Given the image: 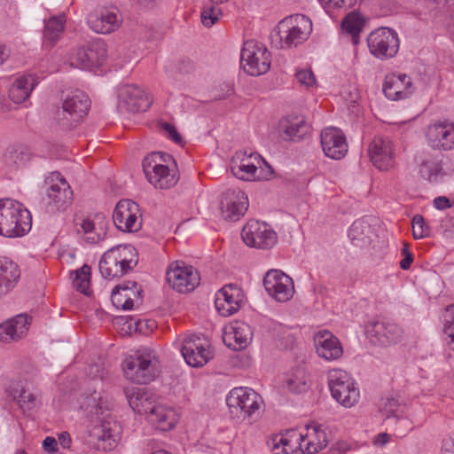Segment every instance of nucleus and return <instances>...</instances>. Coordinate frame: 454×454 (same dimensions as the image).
I'll return each instance as SVG.
<instances>
[{"label": "nucleus", "mask_w": 454, "mask_h": 454, "mask_svg": "<svg viewBox=\"0 0 454 454\" xmlns=\"http://www.w3.org/2000/svg\"><path fill=\"white\" fill-rule=\"evenodd\" d=\"M81 408L90 416H97L98 424L90 433V442L98 450H112L120 439V425L108 412V403L103 400L102 394L93 391L83 396Z\"/></svg>", "instance_id": "1"}, {"label": "nucleus", "mask_w": 454, "mask_h": 454, "mask_svg": "<svg viewBox=\"0 0 454 454\" xmlns=\"http://www.w3.org/2000/svg\"><path fill=\"white\" fill-rule=\"evenodd\" d=\"M31 225L30 212L21 203L9 198L0 200V236L22 237Z\"/></svg>", "instance_id": "2"}, {"label": "nucleus", "mask_w": 454, "mask_h": 454, "mask_svg": "<svg viewBox=\"0 0 454 454\" xmlns=\"http://www.w3.org/2000/svg\"><path fill=\"white\" fill-rule=\"evenodd\" d=\"M137 250L131 245H118L104 253L98 268L106 279L118 278L130 271L137 263Z\"/></svg>", "instance_id": "3"}, {"label": "nucleus", "mask_w": 454, "mask_h": 454, "mask_svg": "<svg viewBox=\"0 0 454 454\" xmlns=\"http://www.w3.org/2000/svg\"><path fill=\"white\" fill-rule=\"evenodd\" d=\"M168 161H174L172 156L161 152H155L143 160V171L146 179L157 189H169L178 181L176 168H169L166 165Z\"/></svg>", "instance_id": "4"}, {"label": "nucleus", "mask_w": 454, "mask_h": 454, "mask_svg": "<svg viewBox=\"0 0 454 454\" xmlns=\"http://www.w3.org/2000/svg\"><path fill=\"white\" fill-rule=\"evenodd\" d=\"M226 403L230 412L249 423L255 421L263 406L262 397L249 387H235L226 396Z\"/></svg>", "instance_id": "5"}, {"label": "nucleus", "mask_w": 454, "mask_h": 454, "mask_svg": "<svg viewBox=\"0 0 454 454\" xmlns=\"http://www.w3.org/2000/svg\"><path fill=\"white\" fill-rule=\"evenodd\" d=\"M45 210L49 214L64 212L73 202L74 193L71 186L59 171H53L44 179Z\"/></svg>", "instance_id": "6"}, {"label": "nucleus", "mask_w": 454, "mask_h": 454, "mask_svg": "<svg viewBox=\"0 0 454 454\" xmlns=\"http://www.w3.org/2000/svg\"><path fill=\"white\" fill-rule=\"evenodd\" d=\"M281 49H292L304 43L312 32L311 20L303 14L290 15L278 25Z\"/></svg>", "instance_id": "7"}, {"label": "nucleus", "mask_w": 454, "mask_h": 454, "mask_svg": "<svg viewBox=\"0 0 454 454\" xmlns=\"http://www.w3.org/2000/svg\"><path fill=\"white\" fill-rule=\"evenodd\" d=\"M90 108V99L81 90H74L67 93L63 99L62 108L56 113L59 125L64 129L76 126Z\"/></svg>", "instance_id": "8"}, {"label": "nucleus", "mask_w": 454, "mask_h": 454, "mask_svg": "<svg viewBox=\"0 0 454 454\" xmlns=\"http://www.w3.org/2000/svg\"><path fill=\"white\" fill-rule=\"evenodd\" d=\"M327 380L331 395L339 403L345 407H351L358 402L359 388L346 371L330 370L327 373Z\"/></svg>", "instance_id": "9"}, {"label": "nucleus", "mask_w": 454, "mask_h": 454, "mask_svg": "<svg viewBox=\"0 0 454 454\" xmlns=\"http://www.w3.org/2000/svg\"><path fill=\"white\" fill-rule=\"evenodd\" d=\"M122 370L127 380L137 384H148L158 375L156 364L153 363L151 354L136 352L125 358Z\"/></svg>", "instance_id": "10"}, {"label": "nucleus", "mask_w": 454, "mask_h": 454, "mask_svg": "<svg viewBox=\"0 0 454 454\" xmlns=\"http://www.w3.org/2000/svg\"><path fill=\"white\" fill-rule=\"evenodd\" d=\"M244 243L251 247L270 249L278 242V235L270 225L257 220H249L241 231Z\"/></svg>", "instance_id": "11"}, {"label": "nucleus", "mask_w": 454, "mask_h": 454, "mask_svg": "<svg viewBox=\"0 0 454 454\" xmlns=\"http://www.w3.org/2000/svg\"><path fill=\"white\" fill-rule=\"evenodd\" d=\"M166 280L168 285L178 293H189L193 291L200 284L199 271L184 262H172L167 272Z\"/></svg>", "instance_id": "12"}, {"label": "nucleus", "mask_w": 454, "mask_h": 454, "mask_svg": "<svg viewBox=\"0 0 454 454\" xmlns=\"http://www.w3.org/2000/svg\"><path fill=\"white\" fill-rule=\"evenodd\" d=\"M117 98V109L121 114L145 112L151 106L145 91L135 84L119 85Z\"/></svg>", "instance_id": "13"}, {"label": "nucleus", "mask_w": 454, "mask_h": 454, "mask_svg": "<svg viewBox=\"0 0 454 454\" xmlns=\"http://www.w3.org/2000/svg\"><path fill=\"white\" fill-rule=\"evenodd\" d=\"M181 353L186 364L192 367H201L213 357L209 340L198 334H190L184 339Z\"/></svg>", "instance_id": "14"}, {"label": "nucleus", "mask_w": 454, "mask_h": 454, "mask_svg": "<svg viewBox=\"0 0 454 454\" xmlns=\"http://www.w3.org/2000/svg\"><path fill=\"white\" fill-rule=\"evenodd\" d=\"M248 206V198L243 191L228 189L220 197V216L227 222H237L246 214Z\"/></svg>", "instance_id": "15"}, {"label": "nucleus", "mask_w": 454, "mask_h": 454, "mask_svg": "<svg viewBox=\"0 0 454 454\" xmlns=\"http://www.w3.org/2000/svg\"><path fill=\"white\" fill-rule=\"evenodd\" d=\"M367 333L371 341L382 347H388L400 342L403 336V328L396 323L382 318L369 322Z\"/></svg>", "instance_id": "16"}, {"label": "nucleus", "mask_w": 454, "mask_h": 454, "mask_svg": "<svg viewBox=\"0 0 454 454\" xmlns=\"http://www.w3.org/2000/svg\"><path fill=\"white\" fill-rule=\"evenodd\" d=\"M137 203L131 200H121L113 212L115 227L124 232H135L141 229L142 221Z\"/></svg>", "instance_id": "17"}, {"label": "nucleus", "mask_w": 454, "mask_h": 454, "mask_svg": "<svg viewBox=\"0 0 454 454\" xmlns=\"http://www.w3.org/2000/svg\"><path fill=\"white\" fill-rule=\"evenodd\" d=\"M367 46L375 57H395L399 49V38L393 29L379 27L369 34Z\"/></svg>", "instance_id": "18"}, {"label": "nucleus", "mask_w": 454, "mask_h": 454, "mask_svg": "<svg viewBox=\"0 0 454 454\" xmlns=\"http://www.w3.org/2000/svg\"><path fill=\"white\" fill-rule=\"evenodd\" d=\"M263 286L269 295L278 302L289 301L294 294L293 279L281 270H269L263 278Z\"/></svg>", "instance_id": "19"}, {"label": "nucleus", "mask_w": 454, "mask_h": 454, "mask_svg": "<svg viewBox=\"0 0 454 454\" xmlns=\"http://www.w3.org/2000/svg\"><path fill=\"white\" fill-rule=\"evenodd\" d=\"M427 137L433 149L445 152L454 150V122L443 120L430 124Z\"/></svg>", "instance_id": "20"}, {"label": "nucleus", "mask_w": 454, "mask_h": 454, "mask_svg": "<svg viewBox=\"0 0 454 454\" xmlns=\"http://www.w3.org/2000/svg\"><path fill=\"white\" fill-rule=\"evenodd\" d=\"M74 223L80 227L85 235V240L90 244H97L106 238L109 222L103 213H97L94 219L75 215Z\"/></svg>", "instance_id": "21"}, {"label": "nucleus", "mask_w": 454, "mask_h": 454, "mask_svg": "<svg viewBox=\"0 0 454 454\" xmlns=\"http://www.w3.org/2000/svg\"><path fill=\"white\" fill-rule=\"evenodd\" d=\"M320 142L325 155L333 160H340L348 153V142L341 129L327 127L322 129Z\"/></svg>", "instance_id": "22"}, {"label": "nucleus", "mask_w": 454, "mask_h": 454, "mask_svg": "<svg viewBox=\"0 0 454 454\" xmlns=\"http://www.w3.org/2000/svg\"><path fill=\"white\" fill-rule=\"evenodd\" d=\"M243 298L240 287L235 284L225 285L215 294V309L221 316L230 317L240 309Z\"/></svg>", "instance_id": "23"}, {"label": "nucleus", "mask_w": 454, "mask_h": 454, "mask_svg": "<svg viewBox=\"0 0 454 454\" xmlns=\"http://www.w3.org/2000/svg\"><path fill=\"white\" fill-rule=\"evenodd\" d=\"M368 153L373 166L381 171L394 166V145L388 138L375 137L369 145Z\"/></svg>", "instance_id": "24"}, {"label": "nucleus", "mask_w": 454, "mask_h": 454, "mask_svg": "<svg viewBox=\"0 0 454 454\" xmlns=\"http://www.w3.org/2000/svg\"><path fill=\"white\" fill-rule=\"evenodd\" d=\"M124 59H70V67L103 75L123 67Z\"/></svg>", "instance_id": "25"}, {"label": "nucleus", "mask_w": 454, "mask_h": 454, "mask_svg": "<svg viewBox=\"0 0 454 454\" xmlns=\"http://www.w3.org/2000/svg\"><path fill=\"white\" fill-rule=\"evenodd\" d=\"M383 92L391 100L408 98L414 92L411 78L405 74L387 75L383 84Z\"/></svg>", "instance_id": "26"}, {"label": "nucleus", "mask_w": 454, "mask_h": 454, "mask_svg": "<svg viewBox=\"0 0 454 454\" xmlns=\"http://www.w3.org/2000/svg\"><path fill=\"white\" fill-rule=\"evenodd\" d=\"M314 344L317 355L326 361L338 360L343 354L340 341L329 331L317 332L314 336Z\"/></svg>", "instance_id": "27"}, {"label": "nucleus", "mask_w": 454, "mask_h": 454, "mask_svg": "<svg viewBox=\"0 0 454 454\" xmlns=\"http://www.w3.org/2000/svg\"><path fill=\"white\" fill-rule=\"evenodd\" d=\"M31 325V317L27 314H19L0 325V340L10 343L21 339L27 334Z\"/></svg>", "instance_id": "28"}, {"label": "nucleus", "mask_w": 454, "mask_h": 454, "mask_svg": "<svg viewBox=\"0 0 454 454\" xmlns=\"http://www.w3.org/2000/svg\"><path fill=\"white\" fill-rule=\"evenodd\" d=\"M307 433L300 434V448L309 454L318 452L326 447L328 439L321 425H308Z\"/></svg>", "instance_id": "29"}, {"label": "nucleus", "mask_w": 454, "mask_h": 454, "mask_svg": "<svg viewBox=\"0 0 454 454\" xmlns=\"http://www.w3.org/2000/svg\"><path fill=\"white\" fill-rule=\"evenodd\" d=\"M20 278L18 264L7 257H0V298L11 292Z\"/></svg>", "instance_id": "30"}, {"label": "nucleus", "mask_w": 454, "mask_h": 454, "mask_svg": "<svg viewBox=\"0 0 454 454\" xmlns=\"http://www.w3.org/2000/svg\"><path fill=\"white\" fill-rule=\"evenodd\" d=\"M88 23L90 28L98 34H110L119 27L121 20L114 12L105 10L90 13L88 17Z\"/></svg>", "instance_id": "31"}, {"label": "nucleus", "mask_w": 454, "mask_h": 454, "mask_svg": "<svg viewBox=\"0 0 454 454\" xmlns=\"http://www.w3.org/2000/svg\"><path fill=\"white\" fill-rule=\"evenodd\" d=\"M39 77L27 74L18 77L9 89V98L15 104L26 101L39 82Z\"/></svg>", "instance_id": "32"}, {"label": "nucleus", "mask_w": 454, "mask_h": 454, "mask_svg": "<svg viewBox=\"0 0 454 454\" xmlns=\"http://www.w3.org/2000/svg\"><path fill=\"white\" fill-rule=\"evenodd\" d=\"M124 393L130 408L141 415H145L154 403L153 395L145 387H126Z\"/></svg>", "instance_id": "33"}, {"label": "nucleus", "mask_w": 454, "mask_h": 454, "mask_svg": "<svg viewBox=\"0 0 454 454\" xmlns=\"http://www.w3.org/2000/svg\"><path fill=\"white\" fill-rule=\"evenodd\" d=\"M150 408L145 415L151 423L157 425L163 431L170 430L175 427L176 418L172 409L157 405L155 402L152 403Z\"/></svg>", "instance_id": "34"}, {"label": "nucleus", "mask_w": 454, "mask_h": 454, "mask_svg": "<svg viewBox=\"0 0 454 454\" xmlns=\"http://www.w3.org/2000/svg\"><path fill=\"white\" fill-rule=\"evenodd\" d=\"M373 229L366 217L356 220L348 229V238L354 246L364 247L372 241Z\"/></svg>", "instance_id": "35"}, {"label": "nucleus", "mask_w": 454, "mask_h": 454, "mask_svg": "<svg viewBox=\"0 0 454 454\" xmlns=\"http://www.w3.org/2000/svg\"><path fill=\"white\" fill-rule=\"evenodd\" d=\"M419 173L422 178L430 183L439 181L440 177L444 174L442 160L437 155L425 154L419 164Z\"/></svg>", "instance_id": "36"}, {"label": "nucleus", "mask_w": 454, "mask_h": 454, "mask_svg": "<svg viewBox=\"0 0 454 454\" xmlns=\"http://www.w3.org/2000/svg\"><path fill=\"white\" fill-rule=\"evenodd\" d=\"M65 22L64 15L51 17L45 21L43 35V46L44 48L51 49L60 39Z\"/></svg>", "instance_id": "37"}, {"label": "nucleus", "mask_w": 454, "mask_h": 454, "mask_svg": "<svg viewBox=\"0 0 454 454\" xmlns=\"http://www.w3.org/2000/svg\"><path fill=\"white\" fill-rule=\"evenodd\" d=\"M281 130L285 139L301 140L309 133V126L304 117L297 116L285 120L281 123Z\"/></svg>", "instance_id": "38"}, {"label": "nucleus", "mask_w": 454, "mask_h": 454, "mask_svg": "<svg viewBox=\"0 0 454 454\" xmlns=\"http://www.w3.org/2000/svg\"><path fill=\"white\" fill-rule=\"evenodd\" d=\"M364 25V18L356 12H351L344 17L341 22V29L345 35L350 36L352 43L356 46Z\"/></svg>", "instance_id": "39"}, {"label": "nucleus", "mask_w": 454, "mask_h": 454, "mask_svg": "<svg viewBox=\"0 0 454 454\" xmlns=\"http://www.w3.org/2000/svg\"><path fill=\"white\" fill-rule=\"evenodd\" d=\"M30 150L24 145L10 146L4 154V160L9 166H24L30 160Z\"/></svg>", "instance_id": "40"}, {"label": "nucleus", "mask_w": 454, "mask_h": 454, "mask_svg": "<svg viewBox=\"0 0 454 454\" xmlns=\"http://www.w3.org/2000/svg\"><path fill=\"white\" fill-rule=\"evenodd\" d=\"M239 66L248 75L259 76L269 71L270 61L269 59H239Z\"/></svg>", "instance_id": "41"}, {"label": "nucleus", "mask_w": 454, "mask_h": 454, "mask_svg": "<svg viewBox=\"0 0 454 454\" xmlns=\"http://www.w3.org/2000/svg\"><path fill=\"white\" fill-rule=\"evenodd\" d=\"M219 4L208 0H203L200 19L204 27H211L219 21L223 15L221 8L218 7Z\"/></svg>", "instance_id": "42"}, {"label": "nucleus", "mask_w": 454, "mask_h": 454, "mask_svg": "<svg viewBox=\"0 0 454 454\" xmlns=\"http://www.w3.org/2000/svg\"><path fill=\"white\" fill-rule=\"evenodd\" d=\"M71 278L73 285L78 292L85 295L90 294V267L88 264H83L80 269L71 272Z\"/></svg>", "instance_id": "43"}, {"label": "nucleus", "mask_w": 454, "mask_h": 454, "mask_svg": "<svg viewBox=\"0 0 454 454\" xmlns=\"http://www.w3.org/2000/svg\"><path fill=\"white\" fill-rule=\"evenodd\" d=\"M121 291H129L127 286H115L111 293L113 305L122 310H131L134 308L133 298L129 294H122Z\"/></svg>", "instance_id": "44"}, {"label": "nucleus", "mask_w": 454, "mask_h": 454, "mask_svg": "<svg viewBox=\"0 0 454 454\" xmlns=\"http://www.w3.org/2000/svg\"><path fill=\"white\" fill-rule=\"evenodd\" d=\"M106 52L105 41L97 38L81 46L77 57H106Z\"/></svg>", "instance_id": "45"}, {"label": "nucleus", "mask_w": 454, "mask_h": 454, "mask_svg": "<svg viewBox=\"0 0 454 454\" xmlns=\"http://www.w3.org/2000/svg\"><path fill=\"white\" fill-rule=\"evenodd\" d=\"M232 330V338L235 341L233 348L236 350L243 349L252 340V332L249 325L245 323H237Z\"/></svg>", "instance_id": "46"}, {"label": "nucleus", "mask_w": 454, "mask_h": 454, "mask_svg": "<svg viewBox=\"0 0 454 454\" xmlns=\"http://www.w3.org/2000/svg\"><path fill=\"white\" fill-rule=\"evenodd\" d=\"M268 51L267 47L255 40H247L241 49L240 57H263Z\"/></svg>", "instance_id": "47"}, {"label": "nucleus", "mask_w": 454, "mask_h": 454, "mask_svg": "<svg viewBox=\"0 0 454 454\" xmlns=\"http://www.w3.org/2000/svg\"><path fill=\"white\" fill-rule=\"evenodd\" d=\"M412 235L415 239H421L431 235V228L421 215H415L411 221Z\"/></svg>", "instance_id": "48"}, {"label": "nucleus", "mask_w": 454, "mask_h": 454, "mask_svg": "<svg viewBox=\"0 0 454 454\" xmlns=\"http://www.w3.org/2000/svg\"><path fill=\"white\" fill-rule=\"evenodd\" d=\"M18 403L22 411H27L35 409L40 401L35 394L23 388L18 397Z\"/></svg>", "instance_id": "49"}, {"label": "nucleus", "mask_w": 454, "mask_h": 454, "mask_svg": "<svg viewBox=\"0 0 454 454\" xmlns=\"http://www.w3.org/2000/svg\"><path fill=\"white\" fill-rule=\"evenodd\" d=\"M258 168L253 163H240L231 168L235 176L241 180H251L255 177Z\"/></svg>", "instance_id": "50"}, {"label": "nucleus", "mask_w": 454, "mask_h": 454, "mask_svg": "<svg viewBox=\"0 0 454 454\" xmlns=\"http://www.w3.org/2000/svg\"><path fill=\"white\" fill-rule=\"evenodd\" d=\"M447 311L450 312L448 315L450 318H446L445 320L444 332L450 338L449 344L451 349L454 350V304H452Z\"/></svg>", "instance_id": "51"}, {"label": "nucleus", "mask_w": 454, "mask_h": 454, "mask_svg": "<svg viewBox=\"0 0 454 454\" xmlns=\"http://www.w3.org/2000/svg\"><path fill=\"white\" fill-rule=\"evenodd\" d=\"M295 76L297 81L306 87H311L316 84V77L310 69L299 70Z\"/></svg>", "instance_id": "52"}, {"label": "nucleus", "mask_w": 454, "mask_h": 454, "mask_svg": "<svg viewBox=\"0 0 454 454\" xmlns=\"http://www.w3.org/2000/svg\"><path fill=\"white\" fill-rule=\"evenodd\" d=\"M143 450L150 454H172L171 452L160 448L159 442L155 439H147L143 442Z\"/></svg>", "instance_id": "53"}, {"label": "nucleus", "mask_w": 454, "mask_h": 454, "mask_svg": "<svg viewBox=\"0 0 454 454\" xmlns=\"http://www.w3.org/2000/svg\"><path fill=\"white\" fill-rule=\"evenodd\" d=\"M254 157L255 160H258V163L260 164V168L262 169V172L263 173L262 176V178L263 179H269L273 175V168L258 153H251L250 157Z\"/></svg>", "instance_id": "54"}, {"label": "nucleus", "mask_w": 454, "mask_h": 454, "mask_svg": "<svg viewBox=\"0 0 454 454\" xmlns=\"http://www.w3.org/2000/svg\"><path fill=\"white\" fill-rule=\"evenodd\" d=\"M119 286H127L129 287V291H121L122 294H129L130 297L133 298V302L135 300L141 299V294L143 293V290L141 286L135 281H127L125 283L120 284Z\"/></svg>", "instance_id": "55"}, {"label": "nucleus", "mask_w": 454, "mask_h": 454, "mask_svg": "<svg viewBox=\"0 0 454 454\" xmlns=\"http://www.w3.org/2000/svg\"><path fill=\"white\" fill-rule=\"evenodd\" d=\"M399 402L394 397L386 398L382 403V410L387 413V418L395 416V413L398 410Z\"/></svg>", "instance_id": "56"}, {"label": "nucleus", "mask_w": 454, "mask_h": 454, "mask_svg": "<svg viewBox=\"0 0 454 454\" xmlns=\"http://www.w3.org/2000/svg\"><path fill=\"white\" fill-rule=\"evenodd\" d=\"M287 387L294 393L305 392L308 388V385L305 380H298L294 378H290L287 380Z\"/></svg>", "instance_id": "57"}, {"label": "nucleus", "mask_w": 454, "mask_h": 454, "mask_svg": "<svg viewBox=\"0 0 454 454\" xmlns=\"http://www.w3.org/2000/svg\"><path fill=\"white\" fill-rule=\"evenodd\" d=\"M403 260L400 262V268L402 270H409L413 262V255L409 250V247L406 243L403 244L402 248Z\"/></svg>", "instance_id": "58"}, {"label": "nucleus", "mask_w": 454, "mask_h": 454, "mask_svg": "<svg viewBox=\"0 0 454 454\" xmlns=\"http://www.w3.org/2000/svg\"><path fill=\"white\" fill-rule=\"evenodd\" d=\"M161 128L168 134V137L176 144L182 142V137L176 130L174 125L168 122H163Z\"/></svg>", "instance_id": "59"}, {"label": "nucleus", "mask_w": 454, "mask_h": 454, "mask_svg": "<svg viewBox=\"0 0 454 454\" xmlns=\"http://www.w3.org/2000/svg\"><path fill=\"white\" fill-rule=\"evenodd\" d=\"M177 72L180 74L191 73L193 69V64L190 59H176Z\"/></svg>", "instance_id": "60"}, {"label": "nucleus", "mask_w": 454, "mask_h": 454, "mask_svg": "<svg viewBox=\"0 0 454 454\" xmlns=\"http://www.w3.org/2000/svg\"><path fill=\"white\" fill-rule=\"evenodd\" d=\"M442 454H454V433L443 439Z\"/></svg>", "instance_id": "61"}, {"label": "nucleus", "mask_w": 454, "mask_h": 454, "mask_svg": "<svg viewBox=\"0 0 454 454\" xmlns=\"http://www.w3.org/2000/svg\"><path fill=\"white\" fill-rule=\"evenodd\" d=\"M434 206L437 209L443 210L450 208L451 207V204L448 198L444 196H439L434 200Z\"/></svg>", "instance_id": "62"}, {"label": "nucleus", "mask_w": 454, "mask_h": 454, "mask_svg": "<svg viewBox=\"0 0 454 454\" xmlns=\"http://www.w3.org/2000/svg\"><path fill=\"white\" fill-rule=\"evenodd\" d=\"M58 442L54 437L47 436L43 442V447L47 452L57 450Z\"/></svg>", "instance_id": "63"}, {"label": "nucleus", "mask_w": 454, "mask_h": 454, "mask_svg": "<svg viewBox=\"0 0 454 454\" xmlns=\"http://www.w3.org/2000/svg\"><path fill=\"white\" fill-rule=\"evenodd\" d=\"M64 449H68L71 444V437L67 432H62L59 434L57 441Z\"/></svg>", "instance_id": "64"}]
</instances>
